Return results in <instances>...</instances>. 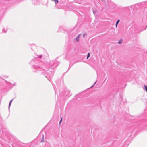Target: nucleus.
<instances>
[{
    "instance_id": "obj_1",
    "label": "nucleus",
    "mask_w": 147,
    "mask_h": 147,
    "mask_svg": "<svg viewBox=\"0 0 147 147\" xmlns=\"http://www.w3.org/2000/svg\"><path fill=\"white\" fill-rule=\"evenodd\" d=\"M81 34H79L75 38V40L77 42H78L79 40V38L81 36Z\"/></svg>"
},
{
    "instance_id": "obj_2",
    "label": "nucleus",
    "mask_w": 147,
    "mask_h": 147,
    "mask_svg": "<svg viewBox=\"0 0 147 147\" xmlns=\"http://www.w3.org/2000/svg\"><path fill=\"white\" fill-rule=\"evenodd\" d=\"M144 88H143L147 92V87L146 85H144Z\"/></svg>"
},
{
    "instance_id": "obj_3",
    "label": "nucleus",
    "mask_w": 147,
    "mask_h": 147,
    "mask_svg": "<svg viewBox=\"0 0 147 147\" xmlns=\"http://www.w3.org/2000/svg\"><path fill=\"white\" fill-rule=\"evenodd\" d=\"M120 22V20H118L117 21V22H116V27L117 28V25L118 24V23H119V22Z\"/></svg>"
},
{
    "instance_id": "obj_4",
    "label": "nucleus",
    "mask_w": 147,
    "mask_h": 147,
    "mask_svg": "<svg viewBox=\"0 0 147 147\" xmlns=\"http://www.w3.org/2000/svg\"><path fill=\"white\" fill-rule=\"evenodd\" d=\"M122 42H123L122 40L121 39L118 42V43L119 44H121L122 43Z\"/></svg>"
},
{
    "instance_id": "obj_5",
    "label": "nucleus",
    "mask_w": 147,
    "mask_h": 147,
    "mask_svg": "<svg viewBox=\"0 0 147 147\" xmlns=\"http://www.w3.org/2000/svg\"><path fill=\"white\" fill-rule=\"evenodd\" d=\"M13 100V99H12L10 102L9 105V108L10 106V105L11 103V102Z\"/></svg>"
},
{
    "instance_id": "obj_6",
    "label": "nucleus",
    "mask_w": 147,
    "mask_h": 147,
    "mask_svg": "<svg viewBox=\"0 0 147 147\" xmlns=\"http://www.w3.org/2000/svg\"><path fill=\"white\" fill-rule=\"evenodd\" d=\"M90 53H88L87 55V58L88 59L90 56Z\"/></svg>"
},
{
    "instance_id": "obj_7",
    "label": "nucleus",
    "mask_w": 147,
    "mask_h": 147,
    "mask_svg": "<svg viewBox=\"0 0 147 147\" xmlns=\"http://www.w3.org/2000/svg\"><path fill=\"white\" fill-rule=\"evenodd\" d=\"M44 136H43V137L42 138V140H41V142H44Z\"/></svg>"
},
{
    "instance_id": "obj_8",
    "label": "nucleus",
    "mask_w": 147,
    "mask_h": 147,
    "mask_svg": "<svg viewBox=\"0 0 147 147\" xmlns=\"http://www.w3.org/2000/svg\"><path fill=\"white\" fill-rule=\"evenodd\" d=\"M3 32H4L5 33L6 32V30H5V28H4L3 29Z\"/></svg>"
},
{
    "instance_id": "obj_9",
    "label": "nucleus",
    "mask_w": 147,
    "mask_h": 147,
    "mask_svg": "<svg viewBox=\"0 0 147 147\" xmlns=\"http://www.w3.org/2000/svg\"><path fill=\"white\" fill-rule=\"evenodd\" d=\"M86 35V34H83V36L84 37Z\"/></svg>"
},
{
    "instance_id": "obj_10",
    "label": "nucleus",
    "mask_w": 147,
    "mask_h": 147,
    "mask_svg": "<svg viewBox=\"0 0 147 147\" xmlns=\"http://www.w3.org/2000/svg\"><path fill=\"white\" fill-rule=\"evenodd\" d=\"M96 82H95V83L93 85V86L91 87H93L94 86V85L96 84Z\"/></svg>"
},
{
    "instance_id": "obj_11",
    "label": "nucleus",
    "mask_w": 147,
    "mask_h": 147,
    "mask_svg": "<svg viewBox=\"0 0 147 147\" xmlns=\"http://www.w3.org/2000/svg\"><path fill=\"white\" fill-rule=\"evenodd\" d=\"M62 121V119H61V120H60V122H59V123H60Z\"/></svg>"
}]
</instances>
